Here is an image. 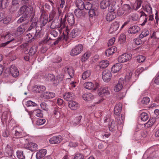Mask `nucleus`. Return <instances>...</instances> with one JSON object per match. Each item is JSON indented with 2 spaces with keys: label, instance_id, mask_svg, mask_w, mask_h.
I'll return each mask as SVG.
<instances>
[{
  "label": "nucleus",
  "instance_id": "1",
  "mask_svg": "<svg viewBox=\"0 0 159 159\" xmlns=\"http://www.w3.org/2000/svg\"><path fill=\"white\" fill-rule=\"evenodd\" d=\"M66 20L64 19L62 20V18L61 19V20L60 22L57 24H55L54 21H52L51 25V27L53 28L55 27H57L58 28H60V29L57 30L60 33L61 32V31L63 28H65L66 27L65 25Z\"/></svg>",
  "mask_w": 159,
  "mask_h": 159
},
{
  "label": "nucleus",
  "instance_id": "2",
  "mask_svg": "<svg viewBox=\"0 0 159 159\" xmlns=\"http://www.w3.org/2000/svg\"><path fill=\"white\" fill-rule=\"evenodd\" d=\"M83 46L81 44L76 46L71 50L70 55L72 56H75L80 54L83 50Z\"/></svg>",
  "mask_w": 159,
  "mask_h": 159
},
{
  "label": "nucleus",
  "instance_id": "3",
  "mask_svg": "<svg viewBox=\"0 0 159 159\" xmlns=\"http://www.w3.org/2000/svg\"><path fill=\"white\" fill-rule=\"evenodd\" d=\"M26 133L23 129L19 128L15 131L14 136L16 138H20L26 136Z\"/></svg>",
  "mask_w": 159,
  "mask_h": 159
},
{
  "label": "nucleus",
  "instance_id": "4",
  "mask_svg": "<svg viewBox=\"0 0 159 159\" xmlns=\"http://www.w3.org/2000/svg\"><path fill=\"white\" fill-rule=\"evenodd\" d=\"M111 77V74L110 71L106 69L104 70L102 74V77L103 80L107 82H109Z\"/></svg>",
  "mask_w": 159,
  "mask_h": 159
},
{
  "label": "nucleus",
  "instance_id": "5",
  "mask_svg": "<svg viewBox=\"0 0 159 159\" xmlns=\"http://www.w3.org/2000/svg\"><path fill=\"white\" fill-rule=\"evenodd\" d=\"M131 58L130 54L125 53L120 56L118 58V61L120 63H123L129 60Z\"/></svg>",
  "mask_w": 159,
  "mask_h": 159
},
{
  "label": "nucleus",
  "instance_id": "6",
  "mask_svg": "<svg viewBox=\"0 0 159 159\" xmlns=\"http://www.w3.org/2000/svg\"><path fill=\"white\" fill-rule=\"evenodd\" d=\"M28 23L27 22L26 23H23L19 26L16 29V34L20 35L22 34L27 29L26 25Z\"/></svg>",
  "mask_w": 159,
  "mask_h": 159
},
{
  "label": "nucleus",
  "instance_id": "7",
  "mask_svg": "<svg viewBox=\"0 0 159 159\" xmlns=\"http://www.w3.org/2000/svg\"><path fill=\"white\" fill-rule=\"evenodd\" d=\"M1 38H4L5 41H8L10 43L15 40L13 35L11 34L10 32H8L6 34H1Z\"/></svg>",
  "mask_w": 159,
  "mask_h": 159
},
{
  "label": "nucleus",
  "instance_id": "8",
  "mask_svg": "<svg viewBox=\"0 0 159 159\" xmlns=\"http://www.w3.org/2000/svg\"><path fill=\"white\" fill-rule=\"evenodd\" d=\"M66 19L68 23L70 25H74L75 23V19L74 15L71 13H68L65 16L64 19Z\"/></svg>",
  "mask_w": 159,
  "mask_h": 159
},
{
  "label": "nucleus",
  "instance_id": "9",
  "mask_svg": "<svg viewBox=\"0 0 159 159\" xmlns=\"http://www.w3.org/2000/svg\"><path fill=\"white\" fill-rule=\"evenodd\" d=\"M68 103L69 107L72 110H76L80 107V104L75 101H70Z\"/></svg>",
  "mask_w": 159,
  "mask_h": 159
},
{
  "label": "nucleus",
  "instance_id": "10",
  "mask_svg": "<svg viewBox=\"0 0 159 159\" xmlns=\"http://www.w3.org/2000/svg\"><path fill=\"white\" fill-rule=\"evenodd\" d=\"M40 21L41 23V25L42 26H44L48 21V16L46 13L44 11H43L40 16Z\"/></svg>",
  "mask_w": 159,
  "mask_h": 159
},
{
  "label": "nucleus",
  "instance_id": "11",
  "mask_svg": "<svg viewBox=\"0 0 159 159\" xmlns=\"http://www.w3.org/2000/svg\"><path fill=\"white\" fill-rule=\"evenodd\" d=\"M20 11L21 14H25L24 15L29 16V14H31L33 12L31 11V9L25 5H24L20 7Z\"/></svg>",
  "mask_w": 159,
  "mask_h": 159
},
{
  "label": "nucleus",
  "instance_id": "12",
  "mask_svg": "<svg viewBox=\"0 0 159 159\" xmlns=\"http://www.w3.org/2000/svg\"><path fill=\"white\" fill-rule=\"evenodd\" d=\"M140 30V27L136 25H133L130 27L128 32L129 33L131 34H135L138 33Z\"/></svg>",
  "mask_w": 159,
  "mask_h": 159
},
{
  "label": "nucleus",
  "instance_id": "13",
  "mask_svg": "<svg viewBox=\"0 0 159 159\" xmlns=\"http://www.w3.org/2000/svg\"><path fill=\"white\" fill-rule=\"evenodd\" d=\"M61 141V136H54L51 138L49 142L52 144H57L60 143Z\"/></svg>",
  "mask_w": 159,
  "mask_h": 159
},
{
  "label": "nucleus",
  "instance_id": "14",
  "mask_svg": "<svg viewBox=\"0 0 159 159\" xmlns=\"http://www.w3.org/2000/svg\"><path fill=\"white\" fill-rule=\"evenodd\" d=\"M114 9H113L107 14L106 19L107 21H111L116 18V16L114 12Z\"/></svg>",
  "mask_w": 159,
  "mask_h": 159
},
{
  "label": "nucleus",
  "instance_id": "15",
  "mask_svg": "<svg viewBox=\"0 0 159 159\" xmlns=\"http://www.w3.org/2000/svg\"><path fill=\"white\" fill-rule=\"evenodd\" d=\"M45 87L42 85L35 86L33 88V91L36 93H42L45 90Z\"/></svg>",
  "mask_w": 159,
  "mask_h": 159
},
{
  "label": "nucleus",
  "instance_id": "16",
  "mask_svg": "<svg viewBox=\"0 0 159 159\" xmlns=\"http://www.w3.org/2000/svg\"><path fill=\"white\" fill-rule=\"evenodd\" d=\"M98 94L100 95L107 96L110 94V92L107 88H101L98 89Z\"/></svg>",
  "mask_w": 159,
  "mask_h": 159
},
{
  "label": "nucleus",
  "instance_id": "17",
  "mask_svg": "<svg viewBox=\"0 0 159 159\" xmlns=\"http://www.w3.org/2000/svg\"><path fill=\"white\" fill-rule=\"evenodd\" d=\"M123 83L124 84H125V82H123V79L120 78L118 84L114 87V90L116 92H118L121 90L123 88Z\"/></svg>",
  "mask_w": 159,
  "mask_h": 159
},
{
  "label": "nucleus",
  "instance_id": "18",
  "mask_svg": "<svg viewBox=\"0 0 159 159\" xmlns=\"http://www.w3.org/2000/svg\"><path fill=\"white\" fill-rule=\"evenodd\" d=\"M117 48L114 46L112 47L107 49L105 52V55L107 57H109L116 52Z\"/></svg>",
  "mask_w": 159,
  "mask_h": 159
},
{
  "label": "nucleus",
  "instance_id": "19",
  "mask_svg": "<svg viewBox=\"0 0 159 159\" xmlns=\"http://www.w3.org/2000/svg\"><path fill=\"white\" fill-rule=\"evenodd\" d=\"M47 153L46 149H42L40 150L36 153V157L37 159H40L45 156Z\"/></svg>",
  "mask_w": 159,
  "mask_h": 159
},
{
  "label": "nucleus",
  "instance_id": "20",
  "mask_svg": "<svg viewBox=\"0 0 159 159\" xmlns=\"http://www.w3.org/2000/svg\"><path fill=\"white\" fill-rule=\"evenodd\" d=\"M122 108V104L118 103L116 104L114 109V113L116 116H119L121 111Z\"/></svg>",
  "mask_w": 159,
  "mask_h": 159
},
{
  "label": "nucleus",
  "instance_id": "21",
  "mask_svg": "<svg viewBox=\"0 0 159 159\" xmlns=\"http://www.w3.org/2000/svg\"><path fill=\"white\" fill-rule=\"evenodd\" d=\"M10 72L12 75L15 77L18 76L19 72L17 68L15 66H12L10 69Z\"/></svg>",
  "mask_w": 159,
  "mask_h": 159
},
{
  "label": "nucleus",
  "instance_id": "22",
  "mask_svg": "<svg viewBox=\"0 0 159 159\" xmlns=\"http://www.w3.org/2000/svg\"><path fill=\"white\" fill-rule=\"evenodd\" d=\"M110 2L109 0H102L100 2V6L101 8L104 9L106 8L109 6L108 9H109L110 6Z\"/></svg>",
  "mask_w": 159,
  "mask_h": 159
},
{
  "label": "nucleus",
  "instance_id": "23",
  "mask_svg": "<svg viewBox=\"0 0 159 159\" xmlns=\"http://www.w3.org/2000/svg\"><path fill=\"white\" fill-rule=\"evenodd\" d=\"M119 24L117 22H115L111 25L109 32L111 33H113L115 31H116L119 28Z\"/></svg>",
  "mask_w": 159,
  "mask_h": 159
},
{
  "label": "nucleus",
  "instance_id": "24",
  "mask_svg": "<svg viewBox=\"0 0 159 159\" xmlns=\"http://www.w3.org/2000/svg\"><path fill=\"white\" fill-rule=\"evenodd\" d=\"M122 67L120 63H117L114 65L111 68V71L114 73L119 71L121 68Z\"/></svg>",
  "mask_w": 159,
  "mask_h": 159
},
{
  "label": "nucleus",
  "instance_id": "25",
  "mask_svg": "<svg viewBox=\"0 0 159 159\" xmlns=\"http://www.w3.org/2000/svg\"><path fill=\"white\" fill-rule=\"evenodd\" d=\"M74 94L71 93H65L64 95L63 98L66 101H71L74 98Z\"/></svg>",
  "mask_w": 159,
  "mask_h": 159
},
{
  "label": "nucleus",
  "instance_id": "26",
  "mask_svg": "<svg viewBox=\"0 0 159 159\" xmlns=\"http://www.w3.org/2000/svg\"><path fill=\"white\" fill-rule=\"evenodd\" d=\"M108 61H102L100 62L99 64L98 65L96 68L97 69H103L106 68L108 65Z\"/></svg>",
  "mask_w": 159,
  "mask_h": 159
},
{
  "label": "nucleus",
  "instance_id": "27",
  "mask_svg": "<svg viewBox=\"0 0 159 159\" xmlns=\"http://www.w3.org/2000/svg\"><path fill=\"white\" fill-rule=\"evenodd\" d=\"M82 97L83 99L86 101H90L93 98V95L91 93H88L84 94Z\"/></svg>",
  "mask_w": 159,
  "mask_h": 159
},
{
  "label": "nucleus",
  "instance_id": "28",
  "mask_svg": "<svg viewBox=\"0 0 159 159\" xmlns=\"http://www.w3.org/2000/svg\"><path fill=\"white\" fill-rule=\"evenodd\" d=\"M5 152L8 157H12L13 154V151L12 148L10 146L7 145L5 148Z\"/></svg>",
  "mask_w": 159,
  "mask_h": 159
},
{
  "label": "nucleus",
  "instance_id": "29",
  "mask_svg": "<svg viewBox=\"0 0 159 159\" xmlns=\"http://www.w3.org/2000/svg\"><path fill=\"white\" fill-rule=\"evenodd\" d=\"M76 6L78 9H84L85 7V4L82 0H77L76 2Z\"/></svg>",
  "mask_w": 159,
  "mask_h": 159
},
{
  "label": "nucleus",
  "instance_id": "30",
  "mask_svg": "<svg viewBox=\"0 0 159 159\" xmlns=\"http://www.w3.org/2000/svg\"><path fill=\"white\" fill-rule=\"evenodd\" d=\"M43 97L47 99L53 98L55 96V93L52 92H47L44 93Z\"/></svg>",
  "mask_w": 159,
  "mask_h": 159
},
{
  "label": "nucleus",
  "instance_id": "31",
  "mask_svg": "<svg viewBox=\"0 0 159 159\" xmlns=\"http://www.w3.org/2000/svg\"><path fill=\"white\" fill-rule=\"evenodd\" d=\"M28 149L31 151H33L38 149V146L37 145L34 143H30L28 145Z\"/></svg>",
  "mask_w": 159,
  "mask_h": 159
},
{
  "label": "nucleus",
  "instance_id": "32",
  "mask_svg": "<svg viewBox=\"0 0 159 159\" xmlns=\"http://www.w3.org/2000/svg\"><path fill=\"white\" fill-rule=\"evenodd\" d=\"M61 110L59 108L57 107L55 108L53 111V114L54 117L56 119H58L60 118L61 115Z\"/></svg>",
  "mask_w": 159,
  "mask_h": 159
},
{
  "label": "nucleus",
  "instance_id": "33",
  "mask_svg": "<svg viewBox=\"0 0 159 159\" xmlns=\"http://www.w3.org/2000/svg\"><path fill=\"white\" fill-rule=\"evenodd\" d=\"M81 33L80 30L76 28L72 30L71 35L72 38H75L76 36L79 35Z\"/></svg>",
  "mask_w": 159,
  "mask_h": 159
},
{
  "label": "nucleus",
  "instance_id": "34",
  "mask_svg": "<svg viewBox=\"0 0 159 159\" xmlns=\"http://www.w3.org/2000/svg\"><path fill=\"white\" fill-rule=\"evenodd\" d=\"M30 20L32 22L31 24H33L36 26L37 23L38 22V19L37 17H34L35 13L34 12H31Z\"/></svg>",
  "mask_w": 159,
  "mask_h": 159
},
{
  "label": "nucleus",
  "instance_id": "35",
  "mask_svg": "<svg viewBox=\"0 0 159 159\" xmlns=\"http://www.w3.org/2000/svg\"><path fill=\"white\" fill-rule=\"evenodd\" d=\"M91 56V53L90 52H87L84 53L82 56L81 60L83 62H85Z\"/></svg>",
  "mask_w": 159,
  "mask_h": 159
},
{
  "label": "nucleus",
  "instance_id": "36",
  "mask_svg": "<svg viewBox=\"0 0 159 159\" xmlns=\"http://www.w3.org/2000/svg\"><path fill=\"white\" fill-rule=\"evenodd\" d=\"M132 75V74L131 72L129 73L127 75L125 76V83L126 82H128L127 84L126 88H129L130 86V84H129V81L130 80L131 76Z\"/></svg>",
  "mask_w": 159,
  "mask_h": 159
},
{
  "label": "nucleus",
  "instance_id": "37",
  "mask_svg": "<svg viewBox=\"0 0 159 159\" xmlns=\"http://www.w3.org/2000/svg\"><path fill=\"white\" fill-rule=\"evenodd\" d=\"M84 87L86 89L91 90L93 87L94 85L92 82H88L85 83L84 84Z\"/></svg>",
  "mask_w": 159,
  "mask_h": 159
},
{
  "label": "nucleus",
  "instance_id": "38",
  "mask_svg": "<svg viewBox=\"0 0 159 159\" xmlns=\"http://www.w3.org/2000/svg\"><path fill=\"white\" fill-rule=\"evenodd\" d=\"M64 69L65 72H67L70 77H72L74 75V71L72 68L66 67Z\"/></svg>",
  "mask_w": 159,
  "mask_h": 159
},
{
  "label": "nucleus",
  "instance_id": "39",
  "mask_svg": "<svg viewBox=\"0 0 159 159\" xmlns=\"http://www.w3.org/2000/svg\"><path fill=\"white\" fill-rule=\"evenodd\" d=\"M38 49L37 47L36 46H33L30 49L29 51V55L31 56L33 55L37 52Z\"/></svg>",
  "mask_w": 159,
  "mask_h": 159
},
{
  "label": "nucleus",
  "instance_id": "40",
  "mask_svg": "<svg viewBox=\"0 0 159 159\" xmlns=\"http://www.w3.org/2000/svg\"><path fill=\"white\" fill-rule=\"evenodd\" d=\"M156 121V119L154 118H150L149 120L145 124V126L148 127H149L154 124Z\"/></svg>",
  "mask_w": 159,
  "mask_h": 159
},
{
  "label": "nucleus",
  "instance_id": "41",
  "mask_svg": "<svg viewBox=\"0 0 159 159\" xmlns=\"http://www.w3.org/2000/svg\"><path fill=\"white\" fill-rule=\"evenodd\" d=\"M141 14L140 15V17H143L144 18V20L142 23L141 25V26H143L148 21V16L144 12L142 11L141 12Z\"/></svg>",
  "mask_w": 159,
  "mask_h": 159
},
{
  "label": "nucleus",
  "instance_id": "42",
  "mask_svg": "<svg viewBox=\"0 0 159 159\" xmlns=\"http://www.w3.org/2000/svg\"><path fill=\"white\" fill-rule=\"evenodd\" d=\"M63 78V75L62 74H59L55 77L54 83H58L62 80Z\"/></svg>",
  "mask_w": 159,
  "mask_h": 159
},
{
  "label": "nucleus",
  "instance_id": "43",
  "mask_svg": "<svg viewBox=\"0 0 159 159\" xmlns=\"http://www.w3.org/2000/svg\"><path fill=\"white\" fill-rule=\"evenodd\" d=\"M91 75V72L90 70H87L85 71L82 74V78L85 80L88 78Z\"/></svg>",
  "mask_w": 159,
  "mask_h": 159
},
{
  "label": "nucleus",
  "instance_id": "44",
  "mask_svg": "<svg viewBox=\"0 0 159 159\" xmlns=\"http://www.w3.org/2000/svg\"><path fill=\"white\" fill-rule=\"evenodd\" d=\"M116 117L117 121L118 124L119 125H121L123 124L124 121V117L123 116L120 115L117 116Z\"/></svg>",
  "mask_w": 159,
  "mask_h": 159
},
{
  "label": "nucleus",
  "instance_id": "45",
  "mask_svg": "<svg viewBox=\"0 0 159 159\" xmlns=\"http://www.w3.org/2000/svg\"><path fill=\"white\" fill-rule=\"evenodd\" d=\"M82 10L80 9H76L75 10L74 13L77 17H80L81 16H83V13L82 11Z\"/></svg>",
  "mask_w": 159,
  "mask_h": 159
},
{
  "label": "nucleus",
  "instance_id": "46",
  "mask_svg": "<svg viewBox=\"0 0 159 159\" xmlns=\"http://www.w3.org/2000/svg\"><path fill=\"white\" fill-rule=\"evenodd\" d=\"M63 36L62 35L61 36H60L58 37L57 39V40L54 42V45H56L62 39H66V40L68 38V37L66 35V36L64 34V33H63Z\"/></svg>",
  "mask_w": 159,
  "mask_h": 159
},
{
  "label": "nucleus",
  "instance_id": "47",
  "mask_svg": "<svg viewBox=\"0 0 159 159\" xmlns=\"http://www.w3.org/2000/svg\"><path fill=\"white\" fill-rule=\"evenodd\" d=\"M141 120L143 121H146L149 118V116L148 114L145 112L142 113L140 116Z\"/></svg>",
  "mask_w": 159,
  "mask_h": 159
},
{
  "label": "nucleus",
  "instance_id": "48",
  "mask_svg": "<svg viewBox=\"0 0 159 159\" xmlns=\"http://www.w3.org/2000/svg\"><path fill=\"white\" fill-rule=\"evenodd\" d=\"M34 113L38 117H42L43 116L42 111L40 109L36 110L34 111Z\"/></svg>",
  "mask_w": 159,
  "mask_h": 159
},
{
  "label": "nucleus",
  "instance_id": "49",
  "mask_svg": "<svg viewBox=\"0 0 159 159\" xmlns=\"http://www.w3.org/2000/svg\"><path fill=\"white\" fill-rule=\"evenodd\" d=\"M29 16L23 15L17 21V23L20 24L24 21L27 20Z\"/></svg>",
  "mask_w": 159,
  "mask_h": 159
},
{
  "label": "nucleus",
  "instance_id": "50",
  "mask_svg": "<svg viewBox=\"0 0 159 159\" xmlns=\"http://www.w3.org/2000/svg\"><path fill=\"white\" fill-rule=\"evenodd\" d=\"M144 10L146 11L149 14H150L152 13V9L150 5H146L145 6L144 9Z\"/></svg>",
  "mask_w": 159,
  "mask_h": 159
},
{
  "label": "nucleus",
  "instance_id": "51",
  "mask_svg": "<svg viewBox=\"0 0 159 159\" xmlns=\"http://www.w3.org/2000/svg\"><path fill=\"white\" fill-rule=\"evenodd\" d=\"M116 125L115 121L112 120L111 123V125H109V128L110 131H114L116 129Z\"/></svg>",
  "mask_w": 159,
  "mask_h": 159
},
{
  "label": "nucleus",
  "instance_id": "52",
  "mask_svg": "<svg viewBox=\"0 0 159 159\" xmlns=\"http://www.w3.org/2000/svg\"><path fill=\"white\" fill-rule=\"evenodd\" d=\"M17 156L19 159H25V156L23 154V151H18L16 152Z\"/></svg>",
  "mask_w": 159,
  "mask_h": 159
},
{
  "label": "nucleus",
  "instance_id": "53",
  "mask_svg": "<svg viewBox=\"0 0 159 159\" xmlns=\"http://www.w3.org/2000/svg\"><path fill=\"white\" fill-rule=\"evenodd\" d=\"M119 41L121 43H124L126 40V36L124 34H120L119 39Z\"/></svg>",
  "mask_w": 159,
  "mask_h": 159
},
{
  "label": "nucleus",
  "instance_id": "54",
  "mask_svg": "<svg viewBox=\"0 0 159 159\" xmlns=\"http://www.w3.org/2000/svg\"><path fill=\"white\" fill-rule=\"evenodd\" d=\"M82 118V116H79L77 117L74 120V122L73 124V125L75 126L78 125L80 123V121Z\"/></svg>",
  "mask_w": 159,
  "mask_h": 159
},
{
  "label": "nucleus",
  "instance_id": "55",
  "mask_svg": "<svg viewBox=\"0 0 159 159\" xmlns=\"http://www.w3.org/2000/svg\"><path fill=\"white\" fill-rule=\"evenodd\" d=\"M56 15V12L55 10L53 9L52 10V11L50 12L49 15V21H50L53 19L54 18L55 16Z\"/></svg>",
  "mask_w": 159,
  "mask_h": 159
},
{
  "label": "nucleus",
  "instance_id": "56",
  "mask_svg": "<svg viewBox=\"0 0 159 159\" xmlns=\"http://www.w3.org/2000/svg\"><path fill=\"white\" fill-rule=\"evenodd\" d=\"M25 105L27 107H36L37 106V104L30 100L27 101L26 102Z\"/></svg>",
  "mask_w": 159,
  "mask_h": 159
},
{
  "label": "nucleus",
  "instance_id": "57",
  "mask_svg": "<svg viewBox=\"0 0 159 159\" xmlns=\"http://www.w3.org/2000/svg\"><path fill=\"white\" fill-rule=\"evenodd\" d=\"M150 101V99L149 98L147 97H145L142 98L141 102L143 104H146L148 103Z\"/></svg>",
  "mask_w": 159,
  "mask_h": 159
},
{
  "label": "nucleus",
  "instance_id": "58",
  "mask_svg": "<svg viewBox=\"0 0 159 159\" xmlns=\"http://www.w3.org/2000/svg\"><path fill=\"white\" fill-rule=\"evenodd\" d=\"M49 34L53 36L54 37H56L58 35V32L55 30H52L49 31Z\"/></svg>",
  "mask_w": 159,
  "mask_h": 159
},
{
  "label": "nucleus",
  "instance_id": "59",
  "mask_svg": "<svg viewBox=\"0 0 159 159\" xmlns=\"http://www.w3.org/2000/svg\"><path fill=\"white\" fill-rule=\"evenodd\" d=\"M145 60V57L142 55L139 56L137 57V61L139 62H143Z\"/></svg>",
  "mask_w": 159,
  "mask_h": 159
},
{
  "label": "nucleus",
  "instance_id": "60",
  "mask_svg": "<svg viewBox=\"0 0 159 159\" xmlns=\"http://www.w3.org/2000/svg\"><path fill=\"white\" fill-rule=\"evenodd\" d=\"M73 159H84V156L81 153L76 154Z\"/></svg>",
  "mask_w": 159,
  "mask_h": 159
},
{
  "label": "nucleus",
  "instance_id": "61",
  "mask_svg": "<svg viewBox=\"0 0 159 159\" xmlns=\"http://www.w3.org/2000/svg\"><path fill=\"white\" fill-rule=\"evenodd\" d=\"M46 122V120L44 119H39L36 122V124L37 125H40L44 124Z\"/></svg>",
  "mask_w": 159,
  "mask_h": 159
},
{
  "label": "nucleus",
  "instance_id": "62",
  "mask_svg": "<svg viewBox=\"0 0 159 159\" xmlns=\"http://www.w3.org/2000/svg\"><path fill=\"white\" fill-rule=\"evenodd\" d=\"M47 78L48 80L54 82L55 77L54 75L52 74H48L47 76Z\"/></svg>",
  "mask_w": 159,
  "mask_h": 159
},
{
  "label": "nucleus",
  "instance_id": "63",
  "mask_svg": "<svg viewBox=\"0 0 159 159\" xmlns=\"http://www.w3.org/2000/svg\"><path fill=\"white\" fill-rule=\"evenodd\" d=\"M92 4L89 2H87L86 4L85 5L84 8L86 10H89L92 8Z\"/></svg>",
  "mask_w": 159,
  "mask_h": 159
},
{
  "label": "nucleus",
  "instance_id": "64",
  "mask_svg": "<svg viewBox=\"0 0 159 159\" xmlns=\"http://www.w3.org/2000/svg\"><path fill=\"white\" fill-rule=\"evenodd\" d=\"M154 82L157 84H159V72L157 74L154 78Z\"/></svg>",
  "mask_w": 159,
  "mask_h": 159
}]
</instances>
